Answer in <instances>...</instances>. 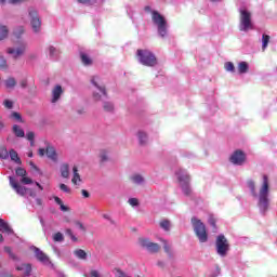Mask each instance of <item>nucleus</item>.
<instances>
[{
    "mask_svg": "<svg viewBox=\"0 0 277 277\" xmlns=\"http://www.w3.org/2000/svg\"><path fill=\"white\" fill-rule=\"evenodd\" d=\"M263 182L259 190V207L263 211H267L269 207V176L267 174L262 175Z\"/></svg>",
    "mask_w": 277,
    "mask_h": 277,
    "instance_id": "nucleus-1",
    "label": "nucleus"
},
{
    "mask_svg": "<svg viewBox=\"0 0 277 277\" xmlns=\"http://www.w3.org/2000/svg\"><path fill=\"white\" fill-rule=\"evenodd\" d=\"M151 21L154 25H156L159 36H161V38H166V36L168 35V21L166 19V17L161 15V13H159L158 11H153Z\"/></svg>",
    "mask_w": 277,
    "mask_h": 277,
    "instance_id": "nucleus-2",
    "label": "nucleus"
},
{
    "mask_svg": "<svg viewBox=\"0 0 277 277\" xmlns=\"http://www.w3.org/2000/svg\"><path fill=\"white\" fill-rule=\"evenodd\" d=\"M136 57H138V62L143 66H157V56H155L154 53L150 52V50L138 49L136 51Z\"/></svg>",
    "mask_w": 277,
    "mask_h": 277,
    "instance_id": "nucleus-3",
    "label": "nucleus"
},
{
    "mask_svg": "<svg viewBox=\"0 0 277 277\" xmlns=\"http://www.w3.org/2000/svg\"><path fill=\"white\" fill-rule=\"evenodd\" d=\"M192 224L200 243H207V241L209 240V235L207 234V226H205V223L196 217H193Z\"/></svg>",
    "mask_w": 277,
    "mask_h": 277,
    "instance_id": "nucleus-4",
    "label": "nucleus"
},
{
    "mask_svg": "<svg viewBox=\"0 0 277 277\" xmlns=\"http://www.w3.org/2000/svg\"><path fill=\"white\" fill-rule=\"evenodd\" d=\"M215 246L216 253L219 254V256H226V254H228V250H230L228 239H226V236L224 235H219L216 237Z\"/></svg>",
    "mask_w": 277,
    "mask_h": 277,
    "instance_id": "nucleus-5",
    "label": "nucleus"
},
{
    "mask_svg": "<svg viewBox=\"0 0 277 277\" xmlns=\"http://www.w3.org/2000/svg\"><path fill=\"white\" fill-rule=\"evenodd\" d=\"M249 29H254L252 14L247 10H240V31H249Z\"/></svg>",
    "mask_w": 277,
    "mask_h": 277,
    "instance_id": "nucleus-6",
    "label": "nucleus"
},
{
    "mask_svg": "<svg viewBox=\"0 0 277 277\" xmlns=\"http://www.w3.org/2000/svg\"><path fill=\"white\" fill-rule=\"evenodd\" d=\"M140 245L142 246V248H145V250H147V252H150L151 254H157V252L161 250L159 243L153 242L147 238H141Z\"/></svg>",
    "mask_w": 277,
    "mask_h": 277,
    "instance_id": "nucleus-7",
    "label": "nucleus"
},
{
    "mask_svg": "<svg viewBox=\"0 0 277 277\" xmlns=\"http://www.w3.org/2000/svg\"><path fill=\"white\" fill-rule=\"evenodd\" d=\"M229 161L234 163V166H243L246 163V153L241 149L235 150L232 154Z\"/></svg>",
    "mask_w": 277,
    "mask_h": 277,
    "instance_id": "nucleus-8",
    "label": "nucleus"
},
{
    "mask_svg": "<svg viewBox=\"0 0 277 277\" xmlns=\"http://www.w3.org/2000/svg\"><path fill=\"white\" fill-rule=\"evenodd\" d=\"M29 16H30V25L35 32L40 31V27H42V22L38 16V11L34 9H29Z\"/></svg>",
    "mask_w": 277,
    "mask_h": 277,
    "instance_id": "nucleus-9",
    "label": "nucleus"
},
{
    "mask_svg": "<svg viewBox=\"0 0 277 277\" xmlns=\"http://www.w3.org/2000/svg\"><path fill=\"white\" fill-rule=\"evenodd\" d=\"M32 252L35 253V256L39 263H42L43 265H51V259L47 253H44L40 248L32 247Z\"/></svg>",
    "mask_w": 277,
    "mask_h": 277,
    "instance_id": "nucleus-10",
    "label": "nucleus"
},
{
    "mask_svg": "<svg viewBox=\"0 0 277 277\" xmlns=\"http://www.w3.org/2000/svg\"><path fill=\"white\" fill-rule=\"evenodd\" d=\"M175 175L177 177V183H180V186L188 185L189 183H192V175H189V173H187V171H185L183 169H179L175 172Z\"/></svg>",
    "mask_w": 277,
    "mask_h": 277,
    "instance_id": "nucleus-11",
    "label": "nucleus"
},
{
    "mask_svg": "<svg viewBox=\"0 0 277 277\" xmlns=\"http://www.w3.org/2000/svg\"><path fill=\"white\" fill-rule=\"evenodd\" d=\"M10 185L13 187L16 194H18V196H25V194H27V187L18 184L14 177H10Z\"/></svg>",
    "mask_w": 277,
    "mask_h": 277,
    "instance_id": "nucleus-12",
    "label": "nucleus"
},
{
    "mask_svg": "<svg viewBox=\"0 0 277 277\" xmlns=\"http://www.w3.org/2000/svg\"><path fill=\"white\" fill-rule=\"evenodd\" d=\"M64 94V89L62 85L56 84L52 90V103H57L60 101L61 96Z\"/></svg>",
    "mask_w": 277,
    "mask_h": 277,
    "instance_id": "nucleus-13",
    "label": "nucleus"
},
{
    "mask_svg": "<svg viewBox=\"0 0 277 277\" xmlns=\"http://www.w3.org/2000/svg\"><path fill=\"white\" fill-rule=\"evenodd\" d=\"M6 53H9V55H13L14 60H18V57H21V55L25 54V45H22L17 49L9 48L6 50Z\"/></svg>",
    "mask_w": 277,
    "mask_h": 277,
    "instance_id": "nucleus-14",
    "label": "nucleus"
},
{
    "mask_svg": "<svg viewBox=\"0 0 277 277\" xmlns=\"http://www.w3.org/2000/svg\"><path fill=\"white\" fill-rule=\"evenodd\" d=\"M17 272H23L24 277L31 276V264H21L16 266Z\"/></svg>",
    "mask_w": 277,
    "mask_h": 277,
    "instance_id": "nucleus-15",
    "label": "nucleus"
},
{
    "mask_svg": "<svg viewBox=\"0 0 277 277\" xmlns=\"http://www.w3.org/2000/svg\"><path fill=\"white\" fill-rule=\"evenodd\" d=\"M0 230L1 233H6L8 235H14V229H12V227H10V225L2 219L0 220Z\"/></svg>",
    "mask_w": 277,
    "mask_h": 277,
    "instance_id": "nucleus-16",
    "label": "nucleus"
},
{
    "mask_svg": "<svg viewBox=\"0 0 277 277\" xmlns=\"http://www.w3.org/2000/svg\"><path fill=\"white\" fill-rule=\"evenodd\" d=\"M80 60L83 66H92V64H94L92 57L84 52H80Z\"/></svg>",
    "mask_w": 277,
    "mask_h": 277,
    "instance_id": "nucleus-17",
    "label": "nucleus"
},
{
    "mask_svg": "<svg viewBox=\"0 0 277 277\" xmlns=\"http://www.w3.org/2000/svg\"><path fill=\"white\" fill-rule=\"evenodd\" d=\"M247 186L251 192V196H253V198H259V194H256V183L254 180H248Z\"/></svg>",
    "mask_w": 277,
    "mask_h": 277,
    "instance_id": "nucleus-18",
    "label": "nucleus"
},
{
    "mask_svg": "<svg viewBox=\"0 0 277 277\" xmlns=\"http://www.w3.org/2000/svg\"><path fill=\"white\" fill-rule=\"evenodd\" d=\"M45 155L52 161H57V153L55 151L54 147H51V146L47 147Z\"/></svg>",
    "mask_w": 277,
    "mask_h": 277,
    "instance_id": "nucleus-19",
    "label": "nucleus"
},
{
    "mask_svg": "<svg viewBox=\"0 0 277 277\" xmlns=\"http://www.w3.org/2000/svg\"><path fill=\"white\" fill-rule=\"evenodd\" d=\"M182 193L186 197H190L194 194V190L192 189V183L189 184H182L181 186Z\"/></svg>",
    "mask_w": 277,
    "mask_h": 277,
    "instance_id": "nucleus-20",
    "label": "nucleus"
},
{
    "mask_svg": "<svg viewBox=\"0 0 277 277\" xmlns=\"http://www.w3.org/2000/svg\"><path fill=\"white\" fill-rule=\"evenodd\" d=\"M61 176H63V179H68L70 176V167L68 166V163L62 164Z\"/></svg>",
    "mask_w": 277,
    "mask_h": 277,
    "instance_id": "nucleus-21",
    "label": "nucleus"
},
{
    "mask_svg": "<svg viewBox=\"0 0 277 277\" xmlns=\"http://www.w3.org/2000/svg\"><path fill=\"white\" fill-rule=\"evenodd\" d=\"M98 77H93L91 79V83H93V85H95V88H97V90H100V92H102L103 96H107V91L105 90V87H101L98 85Z\"/></svg>",
    "mask_w": 277,
    "mask_h": 277,
    "instance_id": "nucleus-22",
    "label": "nucleus"
},
{
    "mask_svg": "<svg viewBox=\"0 0 277 277\" xmlns=\"http://www.w3.org/2000/svg\"><path fill=\"white\" fill-rule=\"evenodd\" d=\"M10 158L12 161H14L15 163H17V166H21L23 162L21 161V157H18V153H16V150L11 149L9 151Z\"/></svg>",
    "mask_w": 277,
    "mask_h": 277,
    "instance_id": "nucleus-23",
    "label": "nucleus"
},
{
    "mask_svg": "<svg viewBox=\"0 0 277 277\" xmlns=\"http://www.w3.org/2000/svg\"><path fill=\"white\" fill-rule=\"evenodd\" d=\"M74 177L71 179V183L77 185V183H81V175H79V169L77 167L72 168Z\"/></svg>",
    "mask_w": 277,
    "mask_h": 277,
    "instance_id": "nucleus-24",
    "label": "nucleus"
},
{
    "mask_svg": "<svg viewBox=\"0 0 277 277\" xmlns=\"http://www.w3.org/2000/svg\"><path fill=\"white\" fill-rule=\"evenodd\" d=\"M4 85L5 88H8L9 90H12L14 88H16V79L14 77H9L5 81H4Z\"/></svg>",
    "mask_w": 277,
    "mask_h": 277,
    "instance_id": "nucleus-25",
    "label": "nucleus"
},
{
    "mask_svg": "<svg viewBox=\"0 0 277 277\" xmlns=\"http://www.w3.org/2000/svg\"><path fill=\"white\" fill-rule=\"evenodd\" d=\"M74 254L77 259H80V261H85V259H88V253L82 249L75 250Z\"/></svg>",
    "mask_w": 277,
    "mask_h": 277,
    "instance_id": "nucleus-26",
    "label": "nucleus"
},
{
    "mask_svg": "<svg viewBox=\"0 0 277 277\" xmlns=\"http://www.w3.org/2000/svg\"><path fill=\"white\" fill-rule=\"evenodd\" d=\"M249 70V66L247 62H240L238 64V72L239 75H246V72H248Z\"/></svg>",
    "mask_w": 277,
    "mask_h": 277,
    "instance_id": "nucleus-27",
    "label": "nucleus"
},
{
    "mask_svg": "<svg viewBox=\"0 0 277 277\" xmlns=\"http://www.w3.org/2000/svg\"><path fill=\"white\" fill-rule=\"evenodd\" d=\"M272 37H269V35H262V51H266L268 44H269V40Z\"/></svg>",
    "mask_w": 277,
    "mask_h": 277,
    "instance_id": "nucleus-28",
    "label": "nucleus"
},
{
    "mask_svg": "<svg viewBox=\"0 0 277 277\" xmlns=\"http://www.w3.org/2000/svg\"><path fill=\"white\" fill-rule=\"evenodd\" d=\"M13 133L16 137H25V131H23L18 124L13 126Z\"/></svg>",
    "mask_w": 277,
    "mask_h": 277,
    "instance_id": "nucleus-29",
    "label": "nucleus"
},
{
    "mask_svg": "<svg viewBox=\"0 0 277 277\" xmlns=\"http://www.w3.org/2000/svg\"><path fill=\"white\" fill-rule=\"evenodd\" d=\"M54 202H56V205H58L61 207V211H70V208H68L67 206H64V201H62V199L57 196H54Z\"/></svg>",
    "mask_w": 277,
    "mask_h": 277,
    "instance_id": "nucleus-30",
    "label": "nucleus"
},
{
    "mask_svg": "<svg viewBox=\"0 0 277 277\" xmlns=\"http://www.w3.org/2000/svg\"><path fill=\"white\" fill-rule=\"evenodd\" d=\"M138 140L141 146L146 145V143L148 142V134H146V132H138Z\"/></svg>",
    "mask_w": 277,
    "mask_h": 277,
    "instance_id": "nucleus-31",
    "label": "nucleus"
},
{
    "mask_svg": "<svg viewBox=\"0 0 277 277\" xmlns=\"http://www.w3.org/2000/svg\"><path fill=\"white\" fill-rule=\"evenodd\" d=\"M131 181L135 183V185H141V183H144V177L142 175L136 174L131 177Z\"/></svg>",
    "mask_w": 277,
    "mask_h": 277,
    "instance_id": "nucleus-32",
    "label": "nucleus"
},
{
    "mask_svg": "<svg viewBox=\"0 0 277 277\" xmlns=\"http://www.w3.org/2000/svg\"><path fill=\"white\" fill-rule=\"evenodd\" d=\"M8 27L1 26L0 27V40H5L8 38Z\"/></svg>",
    "mask_w": 277,
    "mask_h": 277,
    "instance_id": "nucleus-33",
    "label": "nucleus"
},
{
    "mask_svg": "<svg viewBox=\"0 0 277 277\" xmlns=\"http://www.w3.org/2000/svg\"><path fill=\"white\" fill-rule=\"evenodd\" d=\"M224 68L227 72H235V64H233V62L225 63Z\"/></svg>",
    "mask_w": 277,
    "mask_h": 277,
    "instance_id": "nucleus-34",
    "label": "nucleus"
},
{
    "mask_svg": "<svg viewBox=\"0 0 277 277\" xmlns=\"http://www.w3.org/2000/svg\"><path fill=\"white\" fill-rule=\"evenodd\" d=\"M100 159L102 163H105V161H109V158L107 157V151L105 149H101Z\"/></svg>",
    "mask_w": 277,
    "mask_h": 277,
    "instance_id": "nucleus-35",
    "label": "nucleus"
},
{
    "mask_svg": "<svg viewBox=\"0 0 277 277\" xmlns=\"http://www.w3.org/2000/svg\"><path fill=\"white\" fill-rule=\"evenodd\" d=\"M103 107L104 111H108L109 114L114 113V105L110 102H105Z\"/></svg>",
    "mask_w": 277,
    "mask_h": 277,
    "instance_id": "nucleus-36",
    "label": "nucleus"
},
{
    "mask_svg": "<svg viewBox=\"0 0 277 277\" xmlns=\"http://www.w3.org/2000/svg\"><path fill=\"white\" fill-rule=\"evenodd\" d=\"M160 228H162L166 232L170 230V221L169 220H162L160 222Z\"/></svg>",
    "mask_w": 277,
    "mask_h": 277,
    "instance_id": "nucleus-37",
    "label": "nucleus"
},
{
    "mask_svg": "<svg viewBox=\"0 0 277 277\" xmlns=\"http://www.w3.org/2000/svg\"><path fill=\"white\" fill-rule=\"evenodd\" d=\"M15 174L17 176H22V179H23L24 176H27V171L24 168H17L15 170Z\"/></svg>",
    "mask_w": 277,
    "mask_h": 277,
    "instance_id": "nucleus-38",
    "label": "nucleus"
},
{
    "mask_svg": "<svg viewBox=\"0 0 277 277\" xmlns=\"http://www.w3.org/2000/svg\"><path fill=\"white\" fill-rule=\"evenodd\" d=\"M3 105H4L5 109H13L14 108V102H12L10 100H4Z\"/></svg>",
    "mask_w": 277,
    "mask_h": 277,
    "instance_id": "nucleus-39",
    "label": "nucleus"
},
{
    "mask_svg": "<svg viewBox=\"0 0 277 277\" xmlns=\"http://www.w3.org/2000/svg\"><path fill=\"white\" fill-rule=\"evenodd\" d=\"M162 242L164 243V245H163L164 252H166L167 254H169V256H172V251H171V249H170V245H168V241L162 240Z\"/></svg>",
    "mask_w": 277,
    "mask_h": 277,
    "instance_id": "nucleus-40",
    "label": "nucleus"
},
{
    "mask_svg": "<svg viewBox=\"0 0 277 277\" xmlns=\"http://www.w3.org/2000/svg\"><path fill=\"white\" fill-rule=\"evenodd\" d=\"M53 239H54V241H58V242L64 241V235L58 232V233L54 234Z\"/></svg>",
    "mask_w": 277,
    "mask_h": 277,
    "instance_id": "nucleus-41",
    "label": "nucleus"
},
{
    "mask_svg": "<svg viewBox=\"0 0 277 277\" xmlns=\"http://www.w3.org/2000/svg\"><path fill=\"white\" fill-rule=\"evenodd\" d=\"M21 183H23L24 185H31V183H34V180H31V177H26V175H24V177H22Z\"/></svg>",
    "mask_w": 277,
    "mask_h": 277,
    "instance_id": "nucleus-42",
    "label": "nucleus"
},
{
    "mask_svg": "<svg viewBox=\"0 0 277 277\" xmlns=\"http://www.w3.org/2000/svg\"><path fill=\"white\" fill-rule=\"evenodd\" d=\"M23 34H25V28H23V26L17 28V30H14V36H16V38H21V36H23Z\"/></svg>",
    "mask_w": 277,
    "mask_h": 277,
    "instance_id": "nucleus-43",
    "label": "nucleus"
},
{
    "mask_svg": "<svg viewBox=\"0 0 277 277\" xmlns=\"http://www.w3.org/2000/svg\"><path fill=\"white\" fill-rule=\"evenodd\" d=\"M11 118H14V120H17L18 122H23V117L16 111L11 114Z\"/></svg>",
    "mask_w": 277,
    "mask_h": 277,
    "instance_id": "nucleus-44",
    "label": "nucleus"
},
{
    "mask_svg": "<svg viewBox=\"0 0 277 277\" xmlns=\"http://www.w3.org/2000/svg\"><path fill=\"white\" fill-rule=\"evenodd\" d=\"M0 68H8V61L0 55Z\"/></svg>",
    "mask_w": 277,
    "mask_h": 277,
    "instance_id": "nucleus-45",
    "label": "nucleus"
},
{
    "mask_svg": "<svg viewBox=\"0 0 277 277\" xmlns=\"http://www.w3.org/2000/svg\"><path fill=\"white\" fill-rule=\"evenodd\" d=\"M129 205H131V207H137V205H140V201L137 200V198H130Z\"/></svg>",
    "mask_w": 277,
    "mask_h": 277,
    "instance_id": "nucleus-46",
    "label": "nucleus"
},
{
    "mask_svg": "<svg viewBox=\"0 0 277 277\" xmlns=\"http://www.w3.org/2000/svg\"><path fill=\"white\" fill-rule=\"evenodd\" d=\"M208 222L212 228H217L215 217L210 216Z\"/></svg>",
    "mask_w": 277,
    "mask_h": 277,
    "instance_id": "nucleus-47",
    "label": "nucleus"
},
{
    "mask_svg": "<svg viewBox=\"0 0 277 277\" xmlns=\"http://www.w3.org/2000/svg\"><path fill=\"white\" fill-rule=\"evenodd\" d=\"M66 235H68V237H70V239H71L72 241H77V237H75V236L72 235V229H70V228L66 229Z\"/></svg>",
    "mask_w": 277,
    "mask_h": 277,
    "instance_id": "nucleus-48",
    "label": "nucleus"
},
{
    "mask_svg": "<svg viewBox=\"0 0 277 277\" xmlns=\"http://www.w3.org/2000/svg\"><path fill=\"white\" fill-rule=\"evenodd\" d=\"M60 189H61L62 192H65V194H70V188H68V187L66 186V184H61V185H60Z\"/></svg>",
    "mask_w": 277,
    "mask_h": 277,
    "instance_id": "nucleus-49",
    "label": "nucleus"
},
{
    "mask_svg": "<svg viewBox=\"0 0 277 277\" xmlns=\"http://www.w3.org/2000/svg\"><path fill=\"white\" fill-rule=\"evenodd\" d=\"M26 137L29 142H32L34 137H36V134L34 132H28L26 134Z\"/></svg>",
    "mask_w": 277,
    "mask_h": 277,
    "instance_id": "nucleus-50",
    "label": "nucleus"
},
{
    "mask_svg": "<svg viewBox=\"0 0 277 277\" xmlns=\"http://www.w3.org/2000/svg\"><path fill=\"white\" fill-rule=\"evenodd\" d=\"M56 51L57 50L55 49V47L51 45L49 48L50 57H53V55H55Z\"/></svg>",
    "mask_w": 277,
    "mask_h": 277,
    "instance_id": "nucleus-51",
    "label": "nucleus"
},
{
    "mask_svg": "<svg viewBox=\"0 0 277 277\" xmlns=\"http://www.w3.org/2000/svg\"><path fill=\"white\" fill-rule=\"evenodd\" d=\"M4 252H6V254H9V256L14 254V252L12 251V248H10V247H4Z\"/></svg>",
    "mask_w": 277,
    "mask_h": 277,
    "instance_id": "nucleus-52",
    "label": "nucleus"
},
{
    "mask_svg": "<svg viewBox=\"0 0 277 277\" xmlns=\"http://www.w3.org/2000/svg\"><path fill=\"white\" fill-rule=\"evenodd\" d=\"M4 252H6V254H9V256L14 254V252L12 251V248H10V247H4Z\"/></svg>",
    "mask_w": 277,
    "mask_h": 277,
    "instance_id": "nucleus-53",
    "label": "nucleus"
},
{
    "mask_svg": "<svg viewBox=\"0 0 277 277\" xmlns=\"http://www.w3.org/2000/svg\"><path fill=\"white\" fill-rule=\"evenodd\" d=\"M81 194H82L83 198H89L90 197V193L85 189H82Z\"/></svg>",
    "mask_w": 277,
    "mask_h": 277,
    "instance_id": "nucleus-54",
    "label": "nucleus"
},
{
    "mask_svg": "<svg viewBox=\"0 0 277 277\" xmlns=\"http://www.w3.org/2000/svg\"><path fill=\"white\" fill-rule=\"evenodd\" d=\"M44 155H47V149L45 148H40L39 149V156L44 157Z\"/></svg>",
    "mask_w": 277,
    "mask_h": 277,
    "instance_id": "nucleus-55",
    "label": "nucleus"
},
{
    "mask_svg": "<svg viewBox=\"0 0 277 277\" xmlns=\"http://www.w3.org/2000/svg\"><path fill=\"white\" fill-rule=\"evenodd\" d=\"M27 192L31 198H36V192H34L31 188H27Z\"/></svg>",
    "mask_w": 277,
    "mask_h": 277,
    "instance_id": "nucleus-56",
    "label": "nucleus"
},
{
    "mask_svg": "<svg viewBox=\"0 0 277 277\" xmlns=\"http://www.w3.org/2000/svg\"><path fill=\"white\" fill-rule=\"evenodd\" d=\"M23 2H25V0H9V3H11V4H16V3H23Z\"/></svg>",
    "mask_w": 277,
    "mask_h": 277,
    "instance_id": "nucleus-57",
    "label": "nucleus"
},
{
    "mask_svg": "<svg viewBox=\"0 0 277 277\" xmlns=\"http://www.w3.org/2000/svg\"><path fill=\"white\" fill-rule=\"evenodd\" d=\"M76 226H78L81 230L85 232V227L83 226V223L81 222H76Z\"/></svg>",
    "mask_w": 277,
    "mask_h": 277,
    "instance_id": "nucleus-58",
    "label": "nucleus"
},
{
    "mask_svg": "<svg viewBox=\"0 0 277 277\" xmlns=\"http://www.w3.org/2000/svg\"><path fill=\"white\" fill-rule=\"evenodd\" d=\"M92 277H101V274H98V271H91Z\"/></svg>",
    "mask_w": 277,
    "mask_h": 277,
    "instance_id": "nucleus-59",
    "label": "nucleus"
},
{
    "mask_svg": "<svg viewBox=\"0 0 277 277\" xmlns=\"http://www.w3.org/2000/svg\"><path fill=\"white\" fill-rule=\"evenodd\" d=\"M10 259H12V261H21V259H18L15 253L11 254Z\"/></svg>",
    "mask_w": 277,
    "mask_h": 277,
    "instance_id": "nucleus-60",
    "label": "nucleus"
},
{
    "mask_svg": "<svg viewBox=\"0 0 277 277\" xmlns=\"http://www.w3.org/2000/svg\"><path fill=\"white\" fill-rule=\"evenodd\" d=\"M21 88H27V80H22L19 82Z\"/></svg>",
    "mask_w": 277,
    "mask_h": 277,
    "instance_id": "nucleus-61",
    "label": "nucleus"
},
{
    "mask_svg": "<svg viewBox=\"0 0 277 277\" xmlns=\"http://www.w3.org/2000/svg\"><path fill=\"white\" fill-rule=\"evenodd\" d=\"M95 101H101V95L98 93H93Z\"/></svg>",
    "mask_w": 277,
    "mask_h": 277,
    "instance_id": "nucleus-62",
    "label": "nucleus"
},
{
    "mask_svg": "<svg viewBox=\"0 0 277 277\" xmlns=\"http://www.w3.org/2000/svg\"><path fill=\"white\" fill-rule=\"evenodd\" d=\"M78 3H92V0H78Z\"/></svg>",
    "mask_w": 277,
    "mask_h": 277,
    "instance_id": "nucleus-63",
    "label": "nucleus"
},
{
    "mask_svg": "<svg viewBox=\"0 0 277 277\" xmlns=\"http://www.w3.org/2000/svg\"><path fill=\"white\" fill-rule=\"evenodd\" d=\"M2 153L4 155V157H8V149H5L4 147L2 148Z\"/></svg>",
    "mask_w": 277,
    "mask_h": 277,
    "instance_id": "nucleus-64",
    "label": "nucleus"
}]
</instances>
